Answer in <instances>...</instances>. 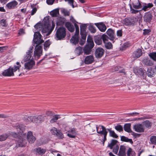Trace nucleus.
<instances>
[{
  "label": "nucleus",
  "instance_id": "obj_50",
  "mask_svg": "<svg viewBox=\"0 0 156 156\" xmlns=\"http://www.w3.org/2000/svg\"><path fill=\"white\" fill-rule=\"evenodd\" d=\"M56 135L59 138L62 139L64 137L63 134L59 130L56 133Z\"/></svg>",
  "mask_w": 156,
  "mask_h": 156
},
{
  "label": "nucleus",
  "instance_id": "obj_29",
  "mask_svg": "<svg viewBox=\"0 0 156 156\" xmlns=\"http://www.w3.org/2000/svg\"><path fill=\"white\" fill-rule=\"evenodd\" d=\"M107 130L109 132L110 136L115 138H117L118 137V136L115 133V132L114 131L112 130L111 129H108Z\"/></svg>",
  "mask_w": 156,
  "mask_h": 156
},
{
  "label": "nucleus",
  "instance_id": "obj_26",
  "mask_svg": "<svg viewBox=\"0 0 156 156\" xmlns=\"http://www.w3.org/2000/svg\"><path fill=\"white\" fill-rule=\"evenodd\" d=\"M131 124L130 123L126 124L124 126V130L125 131L128 132H132L130 129Z\"/></svg>",
  "mask_w": 156,
  "mask_h": 156
},
{
  "label": "nucleus",
  "instance_id": "obj_59",
  "mask_svg": "<svg viewBox=\"0 0 156 156\" xmlns=\"http://www.w3.org/2000/svg\"><path fill=\"white\" fill-rule=\"evenodd\" d=\"M119 149V147L118 145H116L115 147H114V148L113 149V152L116 154H117L118 152V150Z\"/></svg>",
  "mask_w": 156,
  "mask_h": 156
},
{
  "label": "nucleus",
  "instance_id": "obj_39",
  "mask_svg": "<svg viewBox=\"0 0 156 156\" xmlns=\"http://www.w3.org/2000/svg\"><path fill=\"white\" fill-rule=\"evenodd\" d=\"M95 42L98 45H100L102 43L101 38L96 37L94 40Z\"/></svg>",
  "mask_w": 156,
  "mask_h": 156
},
{
  "label": "nucleus",
  "instance_id": "obj_18",
  "mask_svg": "<svg viewBox=\"0 0 156 156\" xmlns=\"http://www.w3.org/2000/svg\"><path fill=\"white\" fill-rule=\"evenodd\" d=\"M18 4V3L16 1H13L8 3L6 5V7L9 9H12L16 7Z\"/></svg>",
  "mask_w": 156,
  "mask_h": 156
},
{
  "label": "nucleus",
  "instance_id": "obj_41",
  "mask_svg": "<svg viewBox=\"0 0 156 156\" xmlns=\"http://www.w3.org/2000/svg\"><path fill=\"white\" fill-rule=\"evenodd\" d=\"M117 142V141L114 140H112L111 143L108 144V147L111 149H112L113 146H115Z\"/></svg>",
  "mask_w": 156,
  "mask_h": 156
},
{
  "label": "nucleus",
  "instance_id": "obj_31",
  "mask_svg": "<svg viewBox=\"0 0 156 156\" xmlns=\"http://www.w3.org/2000/svg\"><path fill=\"white\" fill-rule=\"evenodd\" d=\"M83 52L82 48L80 46L76 47L75 50V53L78 55H79Z\"/></svg>",
  "mask_w": 156,
  "mask_h": 156
},
{
  "label": "nucleus",
  "instance_id": "obj_17",
  "mask_svg": "<svg viewBox=\"0 0 156 156\" xmlns=\"http://www.w3.org/2000/svg\"><path fill=\"white\" fill-rule=\"evenodd\" d=\"M94 57L92 55L87 56L85 58L84 62L86 64H91L94 62Z\"/></svg>",
  "mask_w": 156,
  "mask_h": 156
},
{
  "label": "nucleus",
  "instance_id": "obj_8",
  "mask_svg": "<svg viewBox=\"0 0 156 156\" xmlns=\"http://www.w3.org/2000/svg\"><path fill=\"white\" fill-rule=\"evenodd\" d=\"M35 65V62L31 59L29 61L25 62L24 64V69L27 70H30L33 69Z\"/></svg>",
  "mask_w": 156,
  "mask_h": 156
},
{
  "label": "nucleus",
  "instance_id": "obj_49",
  "mask_svg": "<svg viewBox=\"0 0 156 156\" xmlns=\"http://www.w3.org/2000/svg\"><path fill=\"white\" fill-rule=\"evenodd\" d=\"M101 37V40H103L104 43L107 42L108 37L106 35L103 34Z\"/></svg>",
  "mask_w": 156,
  "mask_h": 156
},
{
  "label": "nucleus",
  "instance_id": "obj_42",
  "mask_svg": "<svg viewBox=\"0 0 156 156\" xmlns=\"http://www.w3.org/2000/svg\"><path fill=\"white\" fill-rule=\"evenodd\" d=\"M149 55L154 61H156V52L150 53L149 54Z\"/></svg>",
  "mask_w": 156,
  "mask_h": 156
},
{
  "label": "nucleus",
  "instance_id": "obj_30",
  "mask_svg": "<svg viewBox=\"0 0 156 156\" xmlns=\"http://www.w3.org/2000/svg\"><path fill=\"white\" fill-rule=\"evenodd\" d=\"M87 44L86 45L91 48H92L94 46V43L92 40L91 39H87Z\"/></svg>",
  "mask_w": 156,
  "mask_h": 156
},
{
  "label": "nucleus",
  "instance_id": "obj_14",
  "mask_svg": "<svg viewBox=\"0 0 156 156\" xmlns=\"http://www.w3.org/2000/svg\"><path fill=\"white\" fill-rule=\"evenodd\" d=\"M27 138L30 144L33 143L36 140V138L33 136L31 131L28 132Z\"/></svg>",
  "mask_w": 156,
  "mask_h": 156
},
{
  "label": "nucleus",
  "instance_id": "obj_51",
  "mask_svg": "<svg viewBox=\"0 0 156 156\" xmlns=\"http://www.w3.org/2000/svg\"><path fill=\"white\" fill-rule=\"evenodd\" d=\"M62 12L64 14L65 16H69L70 14V12L67 10L65 9H63L62 10Z\"/></svg>",
  "mask_w": 156,
  "mask_h": 156
},
{
  "label": "nucleus",
  "instance_id": "obj_36",
  "mask_svg": "<svg viewBox=\"0 0 156 156\" xmlns=\"http://www.w3.org/2000/svg\"><path fill=\"white\" fill-rule=\"evenodd\" d=\"M34 150L39 154H42L45 152V150L44 149H41L40 147L36 148Z\"/></svg>",
  "mask_w": 156,
  "mask_h": 156
},
{
  "label": "nucleus",
  "instance_id": "obj_4",
  "mask_svg": "<svg viewBox=\"0 0 156 156\" xmlns=\"http://www.w3.org/2000/svg\"><path fill=\"white\" fill-rule=\"evenodd\" d=\"M66 35V29L63 27H60L58 28L56 32L55 36L56 40H63Z\"/></svg>",
  "mask_w": 156,
  "mask_h": 156
},
{
  "label": "nucleus",
  "instance_id": "obj_48",
  "mask_svg": "<svg viewBox=\"0 0 156 156\" xmlns=\"http://www.w3.org/2000/svg\"><path fill=\"white\" fill-rule=\"evenodd\" d=\"M150 141L152 144H156V136H151L150 138Z\"/></svg>",
  "mask_w": 156,
  "mask_h": 156
},
{
  "label": "nucleus",
  "instance_id": "obj_22",
  "mask_svg": "<svg viewBox=\"0 0 156 156\" xmlns=\"http://www.w3.org/2000/svg\"><path fill=\"white\" fill-rule=\"evenodd\" d=\"M142 54V51L141 49H138L135 51L133 54V56L135 58L139 57Z\"/></svg>",
  "mask_w": 156,
  "mask_h": 156
},
{
  "label": "nucleus",
  "instance_id": "obj_2",
  "mask_svg": "<svg viewBox=\"0 0 156 156\" xmlns=\"http://www.w3.org/2000/svg\"><path fill=\"white\" fill-rule=\"evenodd\" d=\"M21 67L20 63L16 62V65H15L13 67H9L8 69L5 70L2 73L3 76H14V72L17 70L20 72V68Z\"/></svg>",
  "mask_w": 156,
  "mask_h": 156
},
{
  "label": "nucleus",
  "instance_id": "obj_63",
  "mask_svg": "<svg viewBox=\"0 0 156 156\" xmlns=\"http://www.w3.org/2000/svg\"><path fill=\"white\" fill-rule=\"evenodd\" d=\"M117 35L118 37H122V30H118L117 32Z\"/></svg>",
  "mask_w": 156,
  "mask_h": 156
},
{
  "label": "nucleus",
  "instance_id": "obj_64",
  "mask_svg": "<svg viewBox=\"0 0 156 156\" xmlns=\"http://www.w3.org/2000/svg\"><path fill=\"white\" fill-rule=\"evenodd\" d=\"M55 0H47L46 2L49 5H52L54 3Z\"/></svg>",
  "mask_w": 156,
  "mask_h": 156
},
{
  "label": "nucleus",
  "instance_id": "obj_5",
  "mask_svg": "<svg viewBox=\"0 0 156 156\" xmlns=\"http://www.w3.org/2000/svg\"><path fill=\"white\" fill-rule=\"evenodd\" d=\"M35 28L39 30H41L42 34H46V35L48 36L49 34H48L49 33L50 29L48 28V26L47 25H42L41 24H37L34 26Z\"/></svg>",
  "mask_w": 156,
  "mask_h": 156
},
{
  "label": "nucleus",
  "instance_id": "obj_28",
  "mask_svg": "<svg viewBox=\"0 0 156 156\" xmlns=\"http://www.w3.org/2000/svg\"><path fill=\"white\" fill-rule=\"evenodd\" d=\"M121 140L122 141L129 142L131 144H133V142L132 139H129L127 137L124 136H121Z\"/></svg>",
  "mask_w": 156,
  "mask_h": 156
},
{
  "label": "nucleus",
  "instance_id": "obj_9",
  "mask_svg": "<svg viewBox=\"0 0 156 156\" xmlns=\"http://www.w3.org/2000/svg\"><path fill=\"white\" fill-rule=\"evenodd\" d=\"M133 128L136 132L141 133L144 132L145 128L142 124H137L133 126Z\"/></svg>",
  "mask_w": 156,
  "mask_h": 156
},
{
  "label": "nucleus",
  "instance_id": "obj_60",
  "mask_svg": "<svg viewBox=\"0 0 156 156\" xmlns=\"http://www.w3.org/2000/svg\"><path fill=\"white\" fill-rule=\"evenodd\" d=\"M130 11L132 13L136 14L139 12V10H135L132 8L131 5L130 6Z\"/></svg>",
  "mask_w": 156,
  "mask_h": 156
},
{
  "label": "nucleus",
  "instance_id": "obj_20",
  "mask_svg": "<svg viewBox=\"0 0 156 156\" xmlns=\"http://www.w3.org/2000/svg\"><path fill=\"white\" fill-rule=\"evenodd\" d=\"M79 34H75L74 35L70 40L71 42L76 45L79 41Z\"/></svg>",
  "mask_w": 156,
  "mask_h": 156
},
{
  "label": "nucleus",
  "instance_id": "obj_38",
  "mask_svg": "<svg viewBox=\"0 0 156 156\" xmlns=\"http://www.w3.org/2000/svg\"><path fill=\"white\" fill-rule=\"evenodd\" d=\"M8 136L7 134H4L0 135V141H3L5 140Z\"/></svg>",
  "mask_w": 156,
  "mask_h": 156
},
{
  "label": "nucleus",
  "instance_id": "obj_21",
  "mask_svg": "<svg viewBox=\"0 0 156 156\" xmlns=\"http://www.w3.org/2000/svg\"><path fill=\"white\" fill-rule=\"evenodd\" d=\"M126 147L123 146H120L118 153L119 156H125L126 155Z\"/></svg>",
  "mask_w": 156,
  "mask_h": 156
},
{
  "label": "nucleus",
  "instance_id": "obj_19",
  "mask_svg": "<svg viewBox=\"0 0 156 156\" xmlns=\"http://www.w3.org/2000/svg\"><path fill=\"white\" fill-rule=\"evenodd\" d=\"M143 63L147 66H151L153 65V62L148 58H145L142 61Z\"/></svg>",
  "mask_w": 156,
  "mask_h": 156
},
{
  "label": "nucleus",
  "instance_id": "obj_23",
  "mask_svg": "<svg viewBox=\"0 0 156 156\" xmlns=\"http://www.w3.org/2000/svg\"><path fill=\"white\" fill-rule=\"evenodd\" d=\"M87 26L86 24H82L80 26V34L86 35V30Z\"/></svg>",
  "mask_w": 156,
  "mask_h": 156
},
{
  "label": "nucleus",
  "instance_id": "obj_25",
  "mask_svg": "<svg viewBox=\"0 0 156 156\" xmlns=\"http://www.w3.org/2000/svg\"><path fill=\"white\" fill-rule=\"evenodd\" d=\"M153 5L152 3H149L147 4H145V5L143 6L142 10L146 11L148 10V8H150L152 7Z\"/></svg>",
  "mask_w": 156,
  "mask_h": 156
},
{
  "label": "nucleus",
  "instance_id": "obj_56",
  "mask_svg": "<svg viewBox=\"0 0 156 156\" xmlns=\"http://www.w3.org/2000/svg\"><path fill=\"white\" fill-rule=\"evenodd\" d=\"M31 8H33L32 10L31 11V16L33 15L37 12V9L36 8H33V6L31 5Z\"/></svg>",
  "mask_w": 156,
  "mask_h": 156
},
{
  "label": "nucleus",
  "instance_id": "obj_33",
  "mask_svg": "<svg viewBox=\"0 0 156 156\" xmlns=\"http://www.w3.org/2000/svg\"><path fill=\"white\" fill-rule=\"evenodd\" d=\"M61 117L59 115H55L53 117V118L50 120V122L51 123H54L56 122Z\"/></svg>",
  "mask_w": 156,
  "mask_h": 156
},
{
  "label": "nucleus",
  "instance_id": "obj_58",
  "mask_svg": "<svg viewBox=\"0 0 156 156\" xmlns=\"http://www.w3.org/2000/svg\"><path fill=\"white\" fill-rule=\"evenodd\" d=\"M74 26L76 28L75 34H79V30L78 26L76 23L74 24Z\"/></svg>",
  "mask_w": 156,
  "mask_h": 156
},
{
  "label": "nucleus",
  "instance_id": "obj_7",
  "mask_svg": "<svg viewBox=\"0 0 156 156\" xmlns=\"http://www.w3.org/2000/svg\"><path fill=\"white\" fill-rule=\"evenodd\" d=\"M42 47L40 45H36L34 51V56L35 58H37L38 59L42 55Z\"/></svg>",
  "mask_w": 156,
  "mask_h": 156
},
{
  "label": "nucleus",
  "instance_id": "obj_6",
  "mask_svg": "<svg viewBox=\"0 0 156 156\" xmlns=\"http://www.w3.org/2000/svg\"><path fill=\"white\" fill-rule=\"evenodd\" d=\"M42 36L40 33L38 32H36L35 33L33 41L34 42V44L40 45L44 42L42 39H41Z\"/></svg>",
  "mask_w": 156,
  "mask_h": 156
},
{
  "label": "nucleus",
  "instance_id": "obj_13",
  "mask_svg": "<svg viewBox=\"0 0 156 156\" xmlns=\"http://www.w3.org/2000/svg\"><path fill=\"white\" fill-rule=\"evenodd\" d=\"M67 136L70 138H75L77 133L76 129L73 128L71 129L67 132Z\"/></svg>",
  "mask_w": 156,
  "mask_h": 156
},
{
  "label": "nucleus",
  "instance_id": "obj_47",
  "mask_svg": "<svg viewBox=\"0 0 156 156\" xmlns=\"http://www.w3.org/2000/svg\"><path fill=\"white\" fill-rule=\"evenodd\" d=\"M104 44H105V47L108 49H111L112 47V44L110 42H107Z\"/></svg>",
  "mask_w": 156,
  "mask_h": 156
},
{
  "label": "nucleus",
  "instance_id": "obj_46",
  "mask_svg": "<svg viewBox=\"0 0 156 156\" xmlns=\"http://www.w3.org/2000/svg\"><path fill=\"white\" fill-rule=\"evenodd\" d=\"M137 74H139L140 75L143 76L144 75L145 72L143 70V69L142 68L138 69L137 70Z\"/></svg>",
  "mask_w": 156,
  "mask_h": 156
},
{
  "label": "nucleus",
  "instance_id": "obj_55",
  "mask_svg": "<svg viewBox=\"0 0 156 156\" xmlns=\"http://www.w3.org/2000/svg\"><path fill=\"white\" fill-rule=\"evenodd\" d=\"M0 24L3 26H6V20L4 19L0 21Z\"/></svg>",
  "mask_w": 156,
  "mask_h": 156
},
{
  "label": "nucleus",
  "instance_id": "obj_15",
  "mask_svg": "<svg viewBox=\"0 0 156 156\" xmlns=\"http://www.w3.org/2000/svg\"><path fill=\"white\" fill-rule=\"evenodd\" d=\"M152 16L150 12H146L143 17L144 21L150 23L152 19Z\"/></svg>",
  "mask_w": 156,
  "mask_h": 156
},
{
  "label": "nucleus",
  "instance_id": "obj_45",
  "mask_svg": "<svg viewBox=\"0 0 156 156\" xmlns=\"http://www.w3.org/2000/svg\"><path fill=\"white\" fill-rule=\"evenodd\" d=\"M115 129L119 132L123 131V128L122 126L118 125L115 126Z\"/></svg>",
  "mask_w": 156,
  "mask_h": 156
},
{
  "label": "nucleus",
  "instance_id": "obj_54",
  "mask_svg": "<svg viewBox=\"0 0 156 156\" xmlns=\"http://www.w3.org/2000/svg\"><path fill=\"white\" fill-rule=\"evenodd\" d=\"M58 130H57L56 128H53L51 129V133L53 135H55L56 134L57 132L58 131Z\"/></svg>",
  "mask_w": 156,
  "mask_h": 156
},
{
  "label": "nucleus",
  "instance_id": "obj_37",
  "mask_svg": "<svg viewBox=\"0 0 156 156\" xmlns=\"http://www.w3.org/2000/svg\"><path fill=\"white\" fill-rule=\"evenodd\" d=\"M147 74L148 76L150 77L153 76L154 73L152 71L151 68L149 67L147 69Z\"/></svg>",
  "mask_w": 156,
  "mask_h": 156
},
{
  "label": "nucleus",
  "instance_id": "obj_24",
  "mask_svg": "<svg viewBox=\"0 0 156 156\" xmlns=\"http://www.w3.org/2000/svg\"><path fill=\"white\" fill-rule=\"evenodd\" d=\"M66 27L70 32H72L74 30V28L73 26L70 23L66 22L65 24Z\"/></svg>",
  "mask_w": 156,
  "mask_h": 156
},
{
  "label": "nucleus",
  "instance_id": "obj_40",
  "mask_svg": "<svg viewBox=\"0 0 156 156\" xmlns=\"http://www.w3.org/2000/svg\"><path fill=\"white\" fill-rule=\"evenodd\" d=\"M133 7L136 9H138L141 8L142 5L140 3L139 1H138V2L136 4H133Z\"/></svg>",
  "mask_w": 156,
  "mask_h": 156
},
{
  "label": "nucleus",
  "instance_id": "obj_35",
  "mask_svg": "<svg viewBox=\"0 0 156 156\" xmlns=\"http://www.w3.org/2000/svg\"><path fill=\"white\" fill-rule=\"evenodd\" d=\"M81 38L80 41L79 43L81 45H83L86 41V35H81Z\"/></svg>",
  "mask_w": 156,
  "mask_h": 156
},
{
  "label": "nucleus",
  "instance_id": "obj_52",
  "mask_svg": "<svg viewBox=\"0 0 156 156\" xmlns=\"http://www.w3.org/2000/svg\"><path fill=\"white\" fill-rule=\"evenodd\" d=\"M65 2H67L69 4L72 6L73 8H74L75 6L74 5V1L73 0H64Z\"/></svg>",
  "mask_w": 156,
  "mask_h": 156
},
{
  "label": "nucleus",
  "instance_id": "obj_3",
  "mask_svg": "<svg viewBox=\"0 0 156 156\" xmlns=\"http://www.w3.org/2000/svg\"><path fill=\"white\" fill-rule=\"evenodd\" d=\"M96 128V129L97 133L100 134L101 135V136L102 137V135H104L103 139L102 138V142H103V144L104 145V143L106 140V136L108 133V132L107 131V129H106L103 126L101 125H99L98 126H96L94 127V130H95Z\"/></svg>",
  "mask_w": 156,
  "mask_h": 156
},
{
  "label": "nucleus",
  "instance_id": "obj_53",
  "mask_svg": "<svg viewBox=\"0 0 156 156\" xmlns=\"http://www.w3.org/2000/svg\"><path fill=\"white\" fill-rule=\"evenodd\" d=\"M65 20L64 19L60 18L57 22L58 24L59 25H62L63 24Z\"/></svg>",
  "mask_w": 156,
  "mask_h": 156
},
{
  "label": "nucleus",
  "instance_id": "obj_62",
  "mask_svg": "<svg viewBox=\"0 0 156 156\" xmlns=\"http://www.w3.org/2000/svg\"><path fill=\"white\" fill-rule=\"evenodd\" d=\"M50 44V43L49 41H47L44 44V47L47 48L48 47Z\"/></svg>",
  "mask_w": 156,
  "mask_h": 156
},
{
  "label": "nucleus",
  "instance_id": "obj_32",
  "mask_svg": "<svg viewBox=\"0 0 156 156\" xmlns=\"http://www.w3.org/2000/svg\"><path fill=\"white\" fill-rule=\"evenodd\" d=\"M144 127L146 128H149L151 126V123L148 120H146L144 121L142 124Z\"/></svg>",
  "mask_w": 156,
  "mask_h": 156
},
{
  "label": "nucleus",
  "instance_id": "obj_34",
  "mask_svg": "<svg viewBox=\"0 0 156 156\" xmlns=\"http://www.w3.org/2000/svg\"><path fill=\"white\" fill-rule=\"evenodd\" d=\"M91 48L88 46H86L83 49V51L85 54L86 55L90 54L91 52Z\"/></svg>",
  "mask_w": 156,
  "mask_h": 156
},
{
  "label": "nucleus",
  "instance_id": "obj_12",
  "mask_svg": "<svg viewBox=\"0 0 156 156\" xmlns=\"http://www.w3.org/2000/svg\"><path fill=\"white\" fill-rule=\"evenodd\" d=\"M33 47L30 48L28 50V52H27V55L24 58V62H26L29 61L31 59V58L33 51Z\"/></svg>",
  "mask_w": 156,
  "mask_h": 156
},
{
  "label": "nucleus",
  "instance_id": "obj_16",
  "mask_svg": "<svg viewBox=\"0 0 156 156\" xmlns=\"http://www.w3.org/2000/svg\"><path fill=\"white\" fill-rule=\"evenodd\" d=\"M95 24L101 32H104L106 29V26L103 23H95Z\"/></svg>",
  "mask_w": 156,
  "mask_h": 156
},
{
  "label": "nucleus",
  "instance_id": "obj_61",
  "mask_svg": "<svg viewBox=\"0 0 156 156\" xmlns=\"http://www.w3.org/2000/svg\"><path fill=\"white\" fill-rule=\"evenodd\" d=\"M53 115V114L51 111H46L45 115L46 116H51Z\"/></svg>",
  "mask_w": 156,
  "mask_h": 156
},
{
  "label": "nucleus",
  "instance_id": "obj_10",
  "mask_svg": "<svg viewBox=\"0 0 156 156\" xmlns=\"http://www.w3.org/2000/svg\"><path fill=\"white\" fill-rule=\"evenodd\" d=\"M104 50L102 48H98L96 49L95 56L96 58H100L104 54Z\"/></svg>",
  "mask_w": 156,
  "mask_h": 156
},
{
  "label": "nucleus",
  "instance_id": "obj_43",
  "mask_svg": "<svg viewBox=\"0 0 156 156\" xmlns=\"http://www.w3.org/2000/svg\"><path fill=\"white\" fill-rule=\"evenodd\" d=\"M59 13V12L57 10H53L50 12V14L53 17L57 16Z\"/></svg>",
  "mask_w": 156,
  "mask_h": 156
},
{
  "label": "nucleus",
  "instance_id": "obj_27",
  "mask_svg": "<svg viewBox=\"0 0 156 156\" xmlns=\"http://www.w3.org/2000/svg\"><path fill=\"white\" fill-rule=\"evenodd\" d=\"M107 34L111 38H113L114 37L115 33L113 30L111 29H109L107 31Z\"/></svg>",
  "mask_w": 156,
  "mask_h": 156
},
{
  "label": "nucleus",
  "instance_id": "obj_1",
  "mask_svg": "<svg viewBox=\"0 0 156 156\" xmlns=\"http://www.w3.org/2000/svg\"><path fill=\"white\" fill-rule=\"evenodd\" d=\"M45 116L44 115H32L28 116H25L23 117L24 120L26 122H32L37 123H41L44 121Z\"/></svg>",
  "mask_w": 156,
  "mask_h": 156
},
{
  "label": "nucleus",
  "instance_id": "obj_57",
  "mask_svg": "<svg viewBox=\"0 0 156 156\" xmlns=\"http://www.w3.org/2000/svg\"><path fill=\"white\" fill-rule=\"evenodd\" d=\"M55 27V23L53 22V21L52 22V24L51 28L50 29L49 33L48 34H50L52 32L53 30L54 29Z\"/></svg>",
  "mask_w": 156,
  "mask_h": 156
},
{
  "label": "nucleus",
  "instance_id": "obj_44",
  "mask_svg": "<svg viewBox=\"0 0 156 156\" xmlns=\"http://www.w3.org/2000/svg\"><path fill=\"white\" fill-rule=\"evenodd\" d=\"M89 29L92 33H95L96 31L95 27L92 25H90L89 26Z\"/></svg>",
  "mask_w": 156,
  "mask_h": 156
},
{
  "label": "nucleus",
  "instance_id": "obj_11",
  "mask_svg": "<svg viewBox=\"0 0 156 156\" xmlns=\"http://www.w3.org/2000/svg\"><path fill=\"white\" fill-rule=\"evenodd\" d=\"M125 20V24L127 25H129L134 24L135 22L137 21V20L136 17H133L129 18H126Z\"/></svg>",
  "mask_w": 156,
  "mask_h": 156
}]
</instances>
